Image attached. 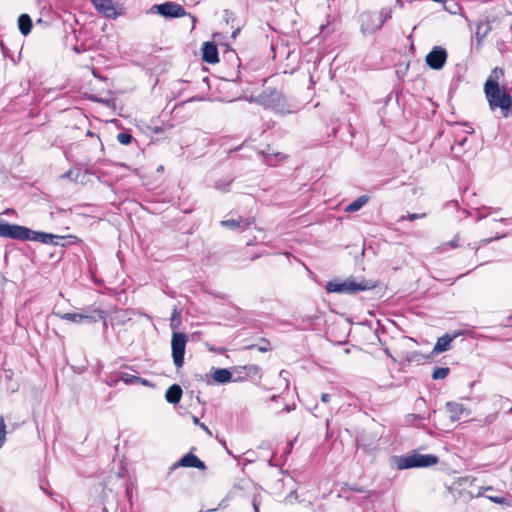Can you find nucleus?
<instances>
[{
  "instance_id": "24",
  "label": "nucleus",
  "mask_w": 512,
  "mask_h": 512,
  "mask_svg": "<svg viewBox=\"0 0 512 512\" xmlns=\"http://www.w3.org/2000/svg\"><path fill=\"white\" fill-rule=\"evenodd\" d=\"M242 219H231V220H223L220 222L221 226L228 227L232 230H235L236 228L240 227V224L242 223Z\"/></svg>"
},
{
  "instance_id": "37",
  "label": "nucleus",
  "mask_w": 512,
  "mask_h": 512,
  "mask_svg": "<svg viewBox=\"0 0 512 512\" xmlns=\"http://www.w3.org/2000/svg\"><path fill=\"white\" fill-rule=\"evenodd\" d=\"M238 33H239V29H237L236 31H234V32L232 33V38H236V37H237V35H238Z\"/></svg>"
},
{
  "instance_id": "29",
  "label": "nucleus",
  "mask_w": 512,
  "mask_h": 512,
  "mask_svg": "<svg viewBox=\"0 0 512 512\" xmlns=\"http://www.w3.org/2000/svg\"><path fill=\"white\" fill-rule=\"evenodd\" d=\"M80 175V170H69L65 174L62 175L63 178H69L73 181H78V177Z\"/></svg>"
},
{
  "instance_id": "39",
  "label": "nucleus",
  "mask_w": 512,
  "mask_h": 512,
  "mask_svg": "<svg viewBox=\"0 0 512 512\" xmlns=\"http://www.w3.org/2000/svg\"><path fill=\"white\" fill-rule=\"evenodd\" d=\"M465 142H466V138H464L463 140H461V141L459 142V144H460V145H463Z\"/></svg>"
},
{
  "instance_id": "22",
  "label": "nucleus",
  "mask_w": 512,
  "mask_h": 512,
  "mask_svg": "<svg viewBox=\"0 0 512 512\" xmlns=\"http://www.w3.org/2000/svg\"><path fill=\"white\" fill-rule=\"evenodd\" d=\"M119 379L123 381L125 384H134L140 382V377L128 373H122Z\"/></svg>"
},
{
  "instance_id": "25",
  "label": "nucleus",
  "mask_w": 512,
  "mask_h": 512,
  "mask_svg": "<svg viewBox=\"0 0 512 512\" xmlns=\"http://www.w3.org/2000/svg\"><path fill=\"white\" fill-rule=\"evenodd\" d=\"M179 322H180V312L175 308L173 310L172 316H171V322L170 326L173 330H176L179 328Z\"/></svg>"
},
{
  "instance_id": "17",
  "label": "nucleus",
  "mask_w": 512,
  "mask_h": 512,
  "mask_svg": "<svg viewBox=\"0 0 512 512\" xmlns=\"http://www.w3.org/2000/svg\"><path fill=\"white\" fill-rule=\"evenodd\" d=\"M446 408L452 421H457L465 411L464 406L456 402H448L446 404Z\"/></svg>"
},
{
  "instance_id": "18",
  "label": "nucleus",
  "mask_w": 512,
  "mask_h": 512,
  "mask_svg": "<svg viewBox=\"0 0 512 512\" xmlns=\"http://www.w3.org/2000/svg\"><path fill=\"white\" fill-rule=\"evenodd\" d=\"M18 27L23 35H28L32 29V21L28 14H21L18 18Z\"/></svg>"
},
{
  "instance_id": "28",
  "label": "nucleus",
  "mask_w": 512,
  "mask_h": 512,
  "mask_svg": "<svg viewBox=\"0 0 512 512\" xmlns=\"http://www.w3.org/2000/svg\"><path fill=\"white\" fill-rule=\"evenodd\" d=\"M6 438V425L4 419L0 417V448L2 447Z\"/></svg>"
},
{
  "instance_id": "16",
  "label": "nucleus",
  "mask_w": 512,
  "mask_h": 512,
  "mask_svg": "<svg viewBox=\"0 0 512 512\" xmlns=\"http://www.w3.org/2000/svg\"><path fill=\"white\" fill-rule=\"evenodd\" d=\"M211 377L215 382L225 384L231 381L232 374L228 369L219 368L212 372Z\"/></svg>"
},
{
  "instance_id": "30",
  "label": "nucleus",
  "mask_w": 512,
  "mask_h": 512,
  "mask_svg": "<svg viewBox=\"0 0 512 512\" xmlns=\"http://www.w3.org/2000/svg\"><path fill=\"white\" fill-rule=\"evenodd\" d=\"M426 216L425 213H422V214H416V213H412V214H409L408 215V219L410 221H414V220H417V219H421V218H424Z\"/></svg>"
},
{
  "instance_id": "27",
  "label": "nucleus",
  "mask_w": 512,
  "mask_h": 512,
  "mask_svg": "<svg viewBox=\"0 0 512 512\" xmlns=\"http://www.w3.org/2000/svg\"><path fill=\"white\" fill-rule=\"evenodd\" d=\"M117 139L121 144L128 145L132 141V136L128 133H119Z\"/></svg>"
},
{
  "instance_id": "26",
  "label": "nucleus",
  "mask_w": 512,
  "mask_h": 512,
  "mask_svg": "<svg viewBox=\"0 0 512 512\" xmlns=\"http://www.w3.org/2000/svg\"><path fill=\"white\" fill-rule=\"evenodd\" d=\"M243 370L245 371L246 375H248V376H255L260 373V368L257 365L244 366Z\"/></svg>"
},
{
  "instance_id": "1",
  "label": "nucleus",
  "mask_w": 512,
  "mask_h": 512,
  "mask_svg": "<svg viewBox=\"0 0 512 512\" xmlns=\"http://www.w3.org/2000/svg\"><path fill=\"white\" fill-rule=\"evenodd\" d=\"M0 237L17 240H32L44 244H58L57 240L61 239L60 236L54 234L36 232L24 226L11 225L8 223H0Z\"/></svg>"
},
{
  "instance_id": "6",
  "label": "nucleus",
  "mask_w": 512,
  "mask_h": 512,
  "mask_svg": "<svg viewBox=\"0 0 512 512\" xmlns=\"http://www.w3.org/2000/svg\"><path fill=\"white\" fill-rule=\"evenodd\" d=\"M55 316L61 320H66L75 324H91L98 320H103L106 325L105 312L102 310H94L92 313L72 312V313H55Z\"/></svg>"
},
{
  "instance_id": "34",
  "label": "nucleus",
  "mask_w": 512,
  "mask_h": 512,
  "mask_svg": "<svg viewBox=\"0 0 512 512\" xmlns=\"http://www.w3.org/2000/svg\"><path fill=\"white\" fill-rule=\"evenodd\" d=\"M192 421L197 426H200V424H202V422H200L199 418L196 416H192Z\"/></svg>"
},
{
  "instance_id": "15",
  "label": "nucleus",
  "mask_w": 512,
  "mask_h": 512,
  "mask_svg": "<svg viewBox=\"0 0 512 512\" xmlns=\"http://www.w3.org/2000/svg\"><path fill=\"white\" fill-rule=\"evenodd\" d=\"M181 396L182 389L177 384L170 386L165 393V399L167 400V402L172 404L178 403L181 399Z\"/></svg>"
},
{
  "instance_id": "14",
  "label": "nucleus",
  "mask_w": 512,
  "mask_h": 512,
  "mask_svg": "<svg viewBox=\"0 0 512 512\" xmlns=\"http://www.w3.org/2000/svg\"><path fill=\"white\" fill-rule=\"evenodd\" d=\"M457 335L458 334L451 336V335L446 334V335L438 338V340L433 348V353L439 354V353L448 351L451 347V342L455 339V337Z\"/></svg>"
},
{
  "instance_id": "12",
  "label": "nucleus",
  "mask_w": 512,
  "mask_h": 512,
  "mask_svg": "<svg viewBox=\"0 0 512 512\" xmlns=\"http://www.w3.org/2000/svg\"><path fill=\"white\" fill-rule=\"evenodd\" d=\"M203 60L209 64H215L219 61L218 50L213 42H205L202 46Z\"/></svg>"
},
{
  "instance_id": "2",
  "label": "nucleus",
  "mask_w": 512,
  "mask_h": 512,
  "mask_svg": "<svg viewBox=\"0 0 512 512\" xmlns=\"http://www.w3.org/2000/svg\"><path fill=\"white\" fill-rule=\"evenodd\" d=\"M484 93L490 110L494 111L496 108H499L503 117L507 118L512 109V97L510 94L502 90L499 84H494L492 81L485 82Z\"/></svg>"
},
{
  "instance_id": "32",
  "label": "nucleus",
  "mask_w": 512,
  "mask_h": 512,
  "mask_svg": "<svg viewBox=\"0 0 512 512\" xmlns=\"http://www.w3.org/2000/svg\"><path fill=\"white\" fill-rule=\"evenodd\" d=\"M199 427H200L203 431H205V433H206L208 436H210V437H212V436H213L212 431H211V430H210V429H209V428H208L204 423L200 424V426H199Z\"/></svg>"
},
{
  "instance_id": "31",
  "label": "nucleus",
  "mask_w": 512,
  "mask_h": 512,
  "mask_svg": "<svg viewBox=\"0 0 512 512\" xmlns=\"http://www.w3.org/2000/svg\"><path fill=\"white\" fill-rule=\"evenodd\" d=\"M488 499H490L492 502L497 503V504H503L505 502V499L502 497L488 496Z\"/></svg>"
},
{
  "instance_id": "9",
  "label": "nucleus",
  "mask_w": 512,
  "mask_h": 512,
  "mask_svg": "<svg viewBox=\"0 0 512 512\" xmlns=\"http://www.w3.org/2000/svg\"><path fill=\"white\" fill-rule=\"evenodd\" d=\"M157 12L163 17L169 18H180L186 15L185 9L174 2H166L160 5H156Z\"/></svg>"
},
{
  "instance_id": "35",
  "label": "nucleus",
  "mask_w": 512,
  "mask_h": 512,
  "mask_svg": "<svg viewBox=\"0 0 512 512\" xmlns=\"http://www.w3.org/2000/svg\"><path fill=\"white\" fill-rule=\"evenodd\" d=\"M484 490H492V487H486V488H480V490L478 491L477 495L476 496H481L483 495V491Z\"/></svg>"
},
{
  "instance_id": "8",
  "label": "nucleus",
  "mask_w": 512,
  "mask_h": 512,
  "mask_svg": "<svg viewBox=\"0 0 512 512\" xmlns=\"http://www.w3.org/2000/svg\"><path fill=\"white\" fill-rule=\"evenodd\" d=\"M258 101L266 107L279 110L282 107L283 97L276 90L266 89L259 95Z\"/></svg>"
},
{
  "instance_id": "7",
  "label": "nucleus",
  "mask_w": 512,
  "mask_h": 512,
  "mask_svg": "<svg viewBox=\"0 0 512 512\" xmlns=\"http://www.w3.org/2000/svg\"><path fill=\"white\" fill-rule=\"evenodd\" d=\"M188 341L187 334L174 331L171 339L173 363L177 368L183 366L185 348Z\"/></svg>"
},
{
  "instance_id": "40",
  "label": "nucleus",
  "mask_w": 512,
  "mask_h": 512,
  "mask_svg": "<svg viewBox=\"0 0 512 512\" xmlns=\"http://www.w3.org/2000/svg\"><path fill=\"white\" fill-rule=\"evenodd\" d=\"M248 226H249V222H248V221H246V222H245V227H244V228H247Z\"/></svg>"
},
{
  "instance_id": "13",
  "label": "nucleus",
  "mask_w": 512,
  "mask_h": 512,
  "mask_svg": "<svg viewBox=\"0 0 512 512\" xmlns=\"http://www.w3.org/2000/svg\"><path fill=\"white\" fill-rule=\"evenodd\" d=\"M176 467H194L203 470L205 469V464L194 454L188 453L174 464V468Z\"/></svg>"
},
{
  "instance_id": "10",
  "label": "nucleus",
  "mask_w": 512,
  "mask_h": 512,
  "mask_svg": "<svg viewBox=\"0 0 512 512\" xmlns=\"http://www.w3.org/2000/svg\"><path fill=\"white\" fill-rule=\"evenodd\" d=\"M447 59L446 50L437 46L434 47L430 53L426 56L427 65L435 70L441 69Z\"/></svg>"
},
{
  "instance_id": "41",
  "label": "nucleus",
  "mask_w": 512,
  "mask_h": 512,
  "mask_svg": "<svg viewBox=\"0 0 512 512\" xmlns=\"http://www.w3.org/2000/svg\"><path fill=\"white\" fill-rule=\"evenodd\" d=\"M510 411H511V413H512V407H511V410H510Z\"/></svg>"
},
{
  "instance_id": "38",
  "label": "nucleus",
  "mask_w": 512,
  "mask_h": 512,
  "mask_svg": "<svg viewBox=\"0 0 512 512\" xmlns=\"http://www.w3.org/2000/svg\"><path fill=\"white\" fill-rule=\"evenodd\" d=\"M139 383H142L143 385H147L148 384V381L145 380V379H141L140 378V382Z\"/></svg>"
},
{
  "instance_id": "3",
  "label": "nucleus",
  "mask_w": 512,
  "mask_h": 512,
  "mask_svg": "<svg viewBox=\"0 0 512 512\" xmlns=\"http://www.w3.org/2000/svg\"><path fill=\"white\" fill-rule=\"evenodd\" d=\"M375 287L376 282L372 280H358L354 277H349L345 280L335 279L327 282L326 291L328 293L356 294L358 292L370 290Z\"/></svg>"
},
{
  "instance_id": "33",
  "label": "nucleus",
  "mask_w": 512,
  "mask_h": 512,
  "mask_svg": "<svg viewBox=\"0 0 512 512\" xmlns=\"http://www.w3.org/2000/svg\"><path fill=\"white\" fill-rule=\"evenodd\" d=\"M330 398H331V396H330V394H328V393H323V394L321 395V401H322L323 403H328V402L330 401Z\"/></svg>"
},
{
  "instance_id": "21",
  "label": "nucleus",
  "mask_w": 512,
  "mask_h": 512,
  "mask_svg": "<svg viewBox=\"0 0 512 512\" xmlns=\"http://www.w3.org/2000/svg\"><path fill=\"white\" fill-rule=\"evenodd\" d=\"M504 76V71L502 68H494L486 81H492L494 84H499L498 80Z\"/></svg>"
},
{
  "instance_id": "23",
  "label": "nucleus",
  "mask_w": 512,
  "mask_h": 512,
  "mask_svg": "<svg viewBox=\"0 0 512 512\" xmlns=\"http://www.w3.org/2000/svg\"><path fill=\"white\" fill-rule=\"evenodd\" d=\"M449 374V368L447 367H440L436 368L432 374V378L434 380L438 379H444Z\"/></svg>"
},
{
  "instance_id": "19",
  "label": "nucleus",
  "mask_w": 512,
  "mask_h": 512,
  "mask_svg": "<svg viewBox=\"0 0 512 512\" xmlns=\"http://www.w3.org/2000/svg\"><path fill=\"white\" fill-rule=\"evenodd\" d=\"M490 31L491 26L488 22H481L477 24L475 37L478 44H480L483 41V39L489 34Z\"/></svg>"
},
{
  "instance_id": "5",
  "label": "nucleus",
  "mask_w": 512,
  "mask_h": 512,
  "mask_svg": "<svg viewBox=\"0 0 512 512\" xmlns=\"http://www.w3.org/2000/svg\"><path fill=\"white\" fill-rule=\"evenodd\" d=\"M392 16L390 8H383L379 12H363L360 15V29L363 34H372L383 26Z\"/></svg>"
},
{
  "instance_id": "36",
  "label": "nucleus",
  "mask_w": 512,
  "mask_h": 512,
  "mask_svg": "<svg viewBox=\"0 0 512 512\" xmlns=\"http://www.w3.org/2000/svg\"><path fill=\"white\" fill-rule=\"evenodd\" d=\"M449 245L451 246V248H456L457 247V243L455 240L449 242Z\"/></svg>"
},
{
  "instance_id": "20",
  "label": "nucleus",
  "mask_w": 512,
  "mask_h": 512,
  "mask_svg": "<svg viewBox=\"0 0 512 512\" xmlns=\"http://www.w3.org/2000/svg\"><path fill=\"white\" fill-rule=\"evenodd\" d=\"M369 201L368 196H360L357 199H355L353 202H351L346 208L345 211L352 213L360 210L367 202Z\"/></svg>"
},
{
  "instance_id": "11",
  "label": "nucleus",
  "mask_w": 512,
  "mask_h": 512,
  "mask_svg": "<svg viewBox=\"0 0 512 512\" xmlns=\"http://www.w3.org/2000/svg\"><path fill=\"white\" fill-rule=\"evenodd\" d=\"M95 9L108 18L117 17L116 9L111 0H91Z\"/></svg>"
},
{
  "instance_id": "4",
  "label": "nucleus",
  "mask_w": 512,
  "mask_h": 512,
  "mask_svg": "<svg viewBox=\"0 0 512 512\" xmlns=\"http://www.w3.org/2000/svg\"><path fill=\"white\" fill-rule=\"evenodd\" d=\"M395 466L399 470L411 469V468H426L436 465L439 459L433 454H421L413 452L412 454L404 456H395L393 458Z\"/></svg>"
}]
</instances>
